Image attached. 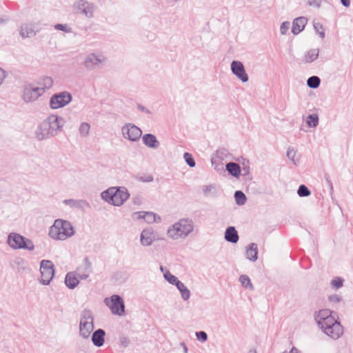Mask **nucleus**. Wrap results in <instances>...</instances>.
Returning <instances> with one entry per match:
<instances>
[{
  "label": "nucleus",
  "instance_id": "25",
  "mask_svg": "<svg viewBox=\"0 0 353 353\" xmlns=\"http://www.w3.org/2000/svg\"><path fill=\"white\" fill-rule=\"evenodd\" d=\"M231 70L239 79L243 81V63L239 61H233L231 63Z\"/></svg>",
  "mask_w": 353,
  "mask_h": 353
},
{
  "label": "nucleus",
  "instance_id": "5",
  "mask_svg": "<svg viewBox=\"0 0 353 353\" xmlns=\"http://www.w3.org/2000/svg\"><path fill=\"white\" fill-rule=\"evenodd\" d=\"M194 230V222L190 219H181L168 230L170 238L177 240L185 239Z\"/></svg>",
  "mask_w": 353,
  "mask_h": 353
},
{
  "label": "nucleus",
  "instance_id": "26",
  "mask_svg": "<svg viewBox=\"0 0 353 353\" xmlns=\"http://www.w3.org/2000/svg\"><path fill=\"white\" fill-rule=\"evenodd\" d=\"M306 125L310 128H315L319 123V117L317 113L309 114L305 119Z\"/></svg>",
  "mask_w": 353,
  "mask_h": 353
},
{
  "label": "nucleus",
  "instance_id": "28",
  "mask_svg": "<svg viewBox=\"0 0 353 353\" xmlns=\"http://www.w3.org/2000/svg\"><path fill=\"white\" fill-rule=\"evenodd\" d=\"M176 287L180 292L181 298L184 301H187L190 299V291L188 289V288L183 283H182L181 281L180 283H178Z\"/></svg>",
  "mask_w": 353,
  "mask_h": 353
},
{
  "label": "nucleus",
  "instance_id": "4",
  "mask_svg": "<svg viewBox=\"0 0 353 353\" xmlns=\"http://www.w3.org/2000/svg\"><path fill=\"white\" fill-rule=\"evenodd\" d=\"M74 230L70 222L63 219H57L50 227L49 235L51 238L63 241L73 236Z\"/></svg>",
  "mask_w": 353,
  "mask_h": 353
},
{
  "label": "nucleus",
  "instance_id": "12",
  "mask_svg": "<svg viewBox=\"0 0 353 353\" xmlns=\"http://www.w3.org/2000/svg\"><path fill=\"white\" fill-rule=\"evenodd\" d=\"M123 137L131 141H137L141 137L142 131L132 123H127L121 128Z\"/></svg>",
  "mask_w": 353,
  "mask_h": 353
},
{
  "label": "nucleus",
  "instance_id": "59",
  "mask_svg": "<svg viewBox=\"0 0 353 353\" xmlns=\"http://www.w3.org/2000/svg\"><path fill=\"white\" fill-rule=\"evenodd\" d=\"M180 345L183 347V352L184 353H188V348L187 345H185V343L184 342H181L180 343Z\"/></svg>",
  "mask_w": 353,
  "mask_h": 353
},
{
  "label": "nucleus",
  "instance_id": "63",
  "mask_svg": "<svg viewBox=\"0 0 353 353\" xmlns=\"http://www.w3.org/2000/svg\"><path fill=\"white\" fill-rule=\"evenodd\" d=\"M325 182H327V180H331L327 174H325Z\"/></svg>",
  "mask_w": 353,
  "mask_h": 353
},
{
  "label": "nucleus",
  "instance_id": "53",
  "mask_svg": "<svg viewBox=\"0 0 353 353\" xmlns=\"http://www.w3.org/2000/svg\"><path fill=\"white\" fill-rule=\"evenodd\" d=\"M325 184L329 188V189H330V194L331 196H332V194L334 192V188H333V184H332V181L331 180H327V182H325ZM332 199H333V197H332Z\"/></svg>",
  "mask_w": 353,
  "mask_h": 353
},
{
  "label": "nucleus",
  "instance_id": "24",
  "mask_svg": "<svg viewBox=\"0 0 353 353\" xmlns=\"http://www.w3.org/2000/svg\"><path fill=\"white\" fill-rule=\"evenodd\" d=\"M78 279L79 278L77 275H76V273L72 272H68L65 278V283L68 288L74 289L78 285L79 283Z\"/></svg>",
  "mask_w": 353,
  "mask_h": 353
},
{
  "label": "nucleus",
  "instance_id": "60",
  "mask_svg": "<svg viewBox=\"0 0 353 353\" xmlns=\"http://www.w3.org/2000/svg\"><path fill=\"white\" fill-rule=\"evenodd\" d=\"M249 77L248 74L246 73L245 70L244 69V83L248 81Z\"/></svg>",
  "mask_w": 353,
  "mask_h": 353
},
{
  "label": "nucleus",
  "instance_id": "42",
  "mask_svg": "<svg viewBox=\"0 0 353 353\" xmlns=\"http://www.w3.org/2000/svg\"><path fill=\"white\" fill-rule=\"evenodd\" d=\"M54 29L58 30H61V31H63L67 33L72 32V28H70L66 24H61V23L56 24L54 26Z\"/></svg>",
  "mask_w": 353,
  "mask_h": 353
},
{
  "label": "nucleus",
  "instance_id": "8",
  "mask_svg": "<svg viewBox=\"0 0 353 353\" xmlns=\"http://www.w3.org/2000/svg\"><path fill=\"white\" fill-rule=\"evenodd\" d=\"M104 303L114 315L123 316L125 314V304L122 297L118 294L112 295L104 299Z\"/></svg>",
  "mask_w": 353,
  "mask_h": 353
},
{
  "label": "nucleus",
  "instance_id": "18",
  "mask_svg": "<svg viewBox=\"0 0 353 353\" xmlns=\"http://www.w3.org/2000/svg\"><path fill=\"white\" fill-rule=\"evenodd\" d=\"M245 255L247 259L255 262L259 258L258 245L256 243H250L245 247Z\"/></svg>",
  "mask_w": 353,
  "mask_h": 353
},
{
  "label": "nucleus",
  "instance_id": "2",
  "mask_svg": "<svg viewBox=\"0 0 353 353\" xmlns=\"http://www.w3.org/2000/svg\"><path fill=\"white\" fill-rule=\"evenodd\" d=\"M63 126V118L51 114L39 124L34 132L35 137L39 141L50 139L55 137Z\"/></svg>",
  "mask_w": 353,
  "mask_h": 353
},
{
  "label": "nucleus",
  "instance_id": "16",
  "mask_svg": "<svg viewBox=\"0 0 353 353\" xmlns=\"http://www.w3.org/2000/svg\"><path fill=\"white\" fill-rule=\"evenodd\" d=\"M308 19L306 17H298L292 21L291 32L294 35L300 34L307 25Z\"/></svg>",
  "mask_w": 353,
  "mask_h": 353
},
{
  "label": "nucleus",
  "instance_id": "51",
  "mask_svg": "<svg viewBox=\"0 0 353 353\" xmlns=\"http://www.w3.org/2000/svg\"><path fill=\"white\" fill-rule=\"evenodd\" d=\"M132 219H134V220H139V219H144L145 212H134L132 214Z\"/></svg>",
  "mask_w": 353,
  "mask_h": 353
},
{
  "label": "nucleus",
  "instance_id": "15",
  "mask_svg": "<svg viewBox=\"0 0 353 353\" xmlns=\"http://www.w3.org/2000/svg\"><path fill=\"white\" fill-rule=\"evenodd\" d=\"M75 8L81 14L88 18L93 17L94 5L85 0H79L74 4Z\"/></svg>",
  "mask_w": 353,
  "mask_h": 353
},
{
  "label": "nucleus",
  "instance_id": "62",
  "mask_svg": "<svg viewBox=\"0 0 353 353\" xmlns=\"http://www.w3.org/2000/svg\"><path fill=\"white\" fill-rule=\"evenodd\" d=\"M243 274L240 275L239 277V282L241 283V285H243Z\"/></svg>",
  "mask_w": 353,
  "mask_h": 353
},
{
  "label": "nucleus",
  "instance_id": "52",
  "mask_svg": "<svg viewBox=\"0 0 353 353\" xmlns=\"http://www.w3.org/2000/svg\"><path fill=\"white\" fill-rule=\"evenodd\" d=\"M322 0H310L307 1V4L310 6H315L316 8H320L321 5Z\"/></svg>",
  "mask_w": 353,
  "mask_h": 353
},
{
  "label": "nucleus",
  "instance_id": "27",
  "mask_svg": "<svg viewBox=\"0 0 353 353\" xmlns=\"http://www.w3.org/2000/svg\"><path fill=\"white\" fill-rule=\"evenodd\" d=\"M226 170L233 176H239L241 174V168L236 163L230 162L226 164Z\"/></svg>",
  "mask_w": 353,
  "mask_h": 353
},
{
  "label": "nucleus",
  "instance_id": "9",
  "mask_svg": "<svg viewBox=\"0 0 353 353\" xmlns=\"http://www.w3.org/2000/svg\"><path fill=\"white\" fill-rule=\"evenodd\" d=\"M41 279L43 285H48L54 274V265L51 261L42 260L40 263Z\"/></svg>",
  "mask_w": 353,
  "mask_h": 353
},
{
  "label": "nucleus",
  "instance_id": "45",
  "mask_svg": "<svg viewBox=\"0 0 353 353\" xmlns=\"http://www.w3.org/2000/svg\"><path fill=\"white\" fill-rule=\"evenodd\" d=\"M244 288L249 289L251 291L254 290V286L252 283L251 279L246 274H244Z\"/></svg>",
  "mask_w": 353,
  "mask_h": 353
},
{
  "label": "nucleus",
  "instance_id": "64",
  "mask_svg": "<svg viewBox=\"0 0 353 353\" xmlns=\"http://www.w3.org/2000/svg\"><path fill=\"white\" fill-rule=\"evenodd\" d=\"M248 199H247V196L246 195L244 194V204L246 203Z\"/></svg>",
  "mask_w": 353,
  "mask_h": 353
},
{
  "label": "nucleus",
  "instance_id": "50",
  "mask_svg": "<svg viewBox=\"0 0 353 353\" xmlns=\"http://www.w3.org/2000/svg\"><path fill=\"white\" fill-rule=\"evenodd\" d=\"M120 345L123 347H127L130 344V339L128 336H121L119 337Z\"/></svg>",
  "mask_w": 353,
  "mask_h": 353
},
{
  "label": "nucleus",
  "instance_id": "23",
  "mask_svg": "<svg viewBox=\"0 0 353 353\" xmlns=\"http://www.w3.org/2000/svg\"><path fill=\"white\" fill-rule=\"evenodd\" d=\"M143 143L148 148L157 149L159 148L160 143L156 137L152 134H146L142 137Z\"/></svg>",
  "mask_w": 353,
  "mask_h": 353
},
{
  "label": "nucleus",
  "instance_id": "43",
  "mask_svg": "<svg viewBox=\"0 0 353 353\" xmlns=\"http://www.w3.org/2000/svg\"><path fill=\"white\" fill-rule=\"evenodd\" d=\"M290 23L289 21H285L281 23L280 26V32L282 35H285L287 34L289 28H290Z\"/></svg>",
  "mask_w": 353,
  "mask_h": 353
},
{
  "label": "nucleus",
  "instance_id": "19",
  "mask_svg": "<svg viewBox=\"0 0 353 353\" xmlns=\"http://www.w3.org/2000/svg\"><path fill=\"white\" fill-rule=\"evenodd\" d=\"M155 236L152 229H144L140 235L141 244L143 246H150L155 241Z\"/></svg>",
  "mask_w": 353,
  "mask_h": 353
},
{
  "label": "nucleus",
  "instance_id": "14",
  "mask_svg": "<svg viewBox=\"0 0 353 353\" xmlns=\"http://www.w3.org/2000/svg\"><path fill=\"white\" fill-rule=\"evenodd\" d=\"M104 61L105 58L103 55L91 53L85 57L83 65L87 70H92L98 68Z\"/></svg>",
  "mask_w": 353,
  "mask_h": 353
},
{
  "label": "nucleus",
  "instance_id": "36",
  "mask_svg": "<svg viewBox=\"0 0 353 353\" xmlns=\"http://www.w3.org/2000/svg\"><path fill=\"white\" fill-rule=\"evenodd\" d=\"M313 26L316 33L319 35V37L321 39H324L325 37V31L323 24L319 22H314Z\"/></svg>",
  "mask_w": 353,
  "mask_h": 353
},
{
  "label": "nucleus",
  "instance_id": "3",
  "mask_svg": "<svg viewBox=\"0 0 353 353\" xmlns=\"http://www.w3.org/2000/svg\"><path fill=\"white\" fill-rule=\"evenodd\" d=\"M101 196L105 202L114 205L121 206L130 197V193L125 187H111L103 191Z\"/></svg>",
  "mask_w": 353,
  "mask_h": 353
},
{
  "label": "nucleus",
  "instance_id": "31",
  "mask_svg": "<svg viewBox=\"0 0 353 353\" xmlns=\"http://www.w3.org/2000/svg\"><path fill=\"white\" fill-rule=\"evenodd\" d=\"M39 88H43V92L50 89L53 85V80L50 77H44L39 83Z\"/></svg>",
  "mask_w": 353,
  "mask_h": 353
},
{
  "label": "nucleus",
  "instance_id": "35",
  "mask_svg": "<svg viewBox=\"0 0 353 353\" xmlns=\"http://www.w3.org/2000/svg\"><path fill=\"white\" fill-rule=\"evenodd\" d=\"M15 264L17 266V268L19 270H22L23 271L25 270H29V265L27 261L23 258H17L15 259Z\"/></svg>",
  "mask_w": 353,
  "mask_h": 353
},
{
  "label": "nucleus",
  "instance_id": "33",
  "mask_svg": "<svg viewBox=\"0 0 353 353\" xmlns=\"http://www.w3.org/2000/svg\"><path fill=\"white\" fill-rule=\"evenodd\" d=\"M312 194L311 190L305 184H301L297 189V194L299 197H307Z\"/></svg>",
  "mask_w": 353,
  "mask_h": 353
},
{
  "label": "nucleus",
  "instance_id": "32",
  "mask_svg": "<svg viewBox=\"0 0 353 353\" xmlns=\"http://www.w3.org/2000/svg\"><path fill=\"white\" fill-rule=\"evenodd\" d=\"M345 279L341 276H334L330 282V286L333 290H337L343 286Z\"/></svg>",
  "mask_w": 353,
  "mask_h": 353
},
{
  "label": "nucleus",
  "instance_id": "55",
  "mask_svg": "<svg viewBox=\"0 0 353 353\" xmlns=\"http://www.w3.org/2000/svg\"><path fill=\"white\" fill-rule=\"evenodd\" d=\"M141 181L143 182H151L154 180V178L152 175H148L144 177H141Z\"/></svg>",
  "mask_w": 353,
  "mask_h": 353
},
{
  "label": "nucleus",
  "instance_id": "54",
  "mask_svg": "<svg viewBox=\"0 0 353 353\" xmlns=\"http://www.w3.org/2000/svg\"><path fill=\"white\" fill-rule=\"evenodd\" d=\"M137 108L141 111V112H143L148 114H151V112L150 110H148L147 108L144 107L143 105H141V104H138L137 105Z\"/></svg>",
  "mask_w": 353,
  "mask_h": 353
},
{
  "label": "nucleus",
  "instance_id": "34",
  "mask_svg": "<svg viewBox=\"0 0 353 353\" xmlns=\"http://www.w3.org/2000/svg\"><path fill=\"white\" fill-rule=\"evenodd\" d=\"M144 220L148 223H152L161 221L160 216H157L155 213L151 212H145Z\"/></svg>",
  "mask_w": 353,
  "mask_h": 353
},
{
  "label": "nucleus",
  "instance_id": "22",
  "mask_svg": "<svg viewBox=\"0 0 353 353\" xmlns=\"http://www.w3.org/2000/svg\"><path fill=\"white\" fill-rule=\"evenodd\" d=\"M224 238L226 241L231 243H237L239 239L238 232L235 228L233 226H229L226 228Z\"/></svg>",
  "mask_w": 353,
  "mask_h": 353
},
{
  "label": "nucleus",
  "instance_id": "44",
  "mask_svg": "<svg viewBox=\"0 0 353 353\" xmlns=\"http://www.w3.org/2000/svg\"><path fill=\"white\" fill-rule=\"evenodd\" d=\"M295 151L292 148V147H289L287 150V152H286V156L287 157L291 160L294 165H296V163L294 160V157H295Z\"/></svg>",
  "mask_w": 353,
  "mask_h": 353
},
{
  "label": "nucleus",
  "instance_id": "11",
  "mask_svg": "<svg viewBox=\"0 0 353 353\" xmlns=\"http://www.w3.org/2000/svg\"><path fill=\"white\" fill-rule=\"evenodd\" d=\"M43 94V88H39L38 86L28 84L24 86L22 97L25 102L29 103L36 101Z\"/></svg>",
  "mask_w": 353,
  "mask_h": 353
},
{
  "label": "nucleus",
  "instance_id": "46",
  "mask_svg": "<svg viewBox=\"0 0 353 353\" xmlns=\"http://www.w3.org/2000/svg\"><path fill=\"white\" fill-rule=\"evenodd\" d=\"M195 335L196 339L201 342H205L208 340V334L204 331L196 332Z\"/></svg>",
  "mask_w": 353,
  "mask_h": 353
},
{
  "label": "nucleus",
  "instance_id": "21",
  "mask_svg": "<svg viewBox=\"0 0 353 353\" xmlns=\"http://www.w3.org/2000/svg\"><path fill=\"white\" fill-rule=\"evenodd\" d=\"M91 272V263L88 259H85V265L79 266L77 270V275L80 279H86Z\"/></svg>",
  "mask_w": 353,
  "mask_h": 353
},
{
  "label": "nucleus",
  "instance_id": "30",
  "mask_svg": "<svg viewBox=\"0 0 353 353\" xmlns=\"http://www.w3.org/2000/svg\"><path fill=\"white\" fill-rule=\"evenodd\" d=\"M321 79L318 76L313 75L307 79V85L311 89H316L320 86Z\"/></svg>",
  "mask_w": 353,
  "mask_h": 353
},
{
  "label": "nucleus",
  "instance_id": "7",
  "mask_svg": "<svg viewBox=\"0 0 353 353\" xmlns=\"http://www.w3.org/2000/svg\"><path fill=\"white\" fill-rule=\"evenodd\" d=\"M7 243L13 250H26L33 251L34 244L33 241L17 232H11L8 234Z\"/></svg>",
  "mask_w": 353,
  "mask_h": 353
},
{
  "label": "nucleus",
  "instance_id": "56",
  "mask_svg": "<svg viewBox=\"0 0 353 353\" xmlns=\"http://www.w3.org/2000/svg\"><path fill=\"white\" fill-rule=\"evenodd\" d=\"M6 78V72L0 68V85L2 84L4 79Z\"/></svg>",
  "mask_w": 353,
  "mask_h": 353
},
{
  "label": "nucleus",
  "instance_id": "29",
  "mask_svg": "<svg viewBox=\"0 0 353 353\" xmlns=\"http://www.w3.org/2000/svg\"><path fill=\"white\" fill-rule=\"evenodd\" d=\"M319 49H311L308 50L305 54V61L306 63H312L317 59L319 57Z\"/></svg>",
  "mask_w": 353,
  "mask_h": 353
},
{
  "label": "nucleus",
  "instance_id": "1",
  "mask_svg": "<svg viewBox=\"0 0 353 353\" xmlns=\"http://www.w3.org/2000/svg\"><path fill=\"white\" fill-rule=\"evenodd\" d=\"M336 312L330 309H321L315 312L314 320L319 329L334 340L339 339L343 334V327L339 319H335Z\"/></svg>",
  "mask_w": 353,
  "mask_h": 353
},
{
  "label": "nucleus",
  "instance_id": "17",
  "mask_svg": "<svg viewBox=\"0 0 353 353\" xmlns=\"http://www.w3.org/2000/svg\"><path fill=\"white\" fill-rule=\"evenodd\" d=\"M63 203L72 208H77L83 212L90 208L89 203L84 199H65Z\"/></svg>",
  "mask_w": 353,
  "mask_h": 353
},
{
  "label": "nucleus",
  "instance_id": "47",
  "mask_svg": "<svg viewBox=\"0 0 353 353\" xmlns=\"http://www.w3.org/2000/svg\"><path fill=\"white\" fill-rule=\"evenodd\" d=\"M328 300L331 303H341L343 301V298L341 296L334 294L330 295L328 296Z\"/></svg>",
  "mask_w": 353,
  "mask_h": 353
},
{
  "label": "nucleus",
  "instance_id": "6",
  "mask_svg": "<svg viewBox=\"0 0 353 353\" xmlns=\"http://www.w3.org/2000/svg\"><path fill=\"white\" fill-rule=\"evenodd\" d=\"M94 329V315L88 309H84L80 315L79 336L83 339H88Z\"/></svg>",
  "mask_w": 353,
  "mask_h": 353
},
{
  "label": "nucleus",
  "instance_id": "37",
  "mask_svg": "<svg viewBox=\"0 0 353 353\" xmlns=\"http://www.w3.org/2000/svg\"><path fill=\"white\" fill-rule=\"evenodd\" d=\"M301 268L305 270H308L312 267V261L309 256H303L299 261Z\"/></svg>",
  "mask_w": 353,
  "mask_h": 353
},
{
  "label": "nucleus",
  "instance_id": "38",
  "mask_svg": "<svg viewBox=\"0 0 353 353\" xmlns=\"http://www.w3.org/2000/svg\"><path fill=\"white\" fill-rule=\"evenodd\" d=\"M90 125L87 122L82 123L79 128V131L81 137H87L89 134Z\"/></svg>",
  "mask_w": 353,
  "mask_h": 353
},
{
  "label": "nucleus",
  "instance_id": "57",
  "mask_svg": "<svg viewBox=\"0 0 353 353\" xmlns=\"http://www.w3.org/2000/svg\"><path fill=\"white\" fill-rule=\"evenodd\" d=\"M341 3L345 8H348L350 6V0H340Z\"/></svg>",
  "mask_w": 353,
  "mask_h": 353
},
{
  "label": "nucleus",
  "instance_id": "41",
  "mask_svg": "<svg viewBox=\"0 0 353 353\" xmlns=\"http://www.w3.org/2000/svg\"><path fill=\"white\" fill-rule=\"evenodd\" d=\"M183 158L186 162V163L191 168H194L196 165L195 161L192 157V155L188 152H185L183 154Z\"/></svg>",
  "mask_w": 353,
  "mask_h": 353
},
{
  "label": "nucleus",
  "instance_id": "58",
  "mask_svg": "<svg viewBox=\"0 0 353 353\" xmlns=\"http://www.w3.org/2000/svg\"><path fill=\"white\" fill-rule=\"evenodd\" d=\"M289 353H301V352L298 348H296V347L293 346L290 349Z\"/></svg>",
  "mask_w": 353,
  "mask_h": 353
},
{
  "label": "nucleus",
  "instance_id": "61",
  "mask_svg": "<svg viewBox=\"0 0 353 353\" xmlns=\"http://www.w3.org/2000/svg\"><path fill=\"white\" fill-rule=\"evenodd\" d=\"M247 353H256V350L255 348H251Z\"/></svg>",
  "mask_w": 353,
  "mask_h": 353
},
{
  "label": "nucleus",
  "instance_id": "40",
  "mask_svg": "<svg viewBox=\"0 0 353 353\" xmlns=\"http://www.w3.org/2000/svg\"><path fill=\"white\" fill-rule=\"evenodd\" d=\"M164 278L165 279L166 281H168L170 283L172 284V285H177L178 283H180L181 281L178 279V278L176 276H175L174 275L172 274L171 273H170L169 272H167L166 273L164 274Z\"/></svg>",
  "mask_w": 353,
  "mask_h": 353
},
{
  "label": "nucleus",
  "instance_id": "10",
  "mask_svg": "<svg viewBox=\"0 0 353 353\" xmlns=\"http://www.w3.org/2000/svg\"><path fill=\"white\" fill-rule=\"evenodd\" d=\"M72 94L66 91L53 94L50 100V105L52 109L63 108L71 102Z\"/></svg>",
  "mask_w": 353,
  "mask_h": 353
},
{
  "label": "nucleus",
  "instance_id": "20",
  "mask_svg": "<svg viewBox=\"0 0 353 353\" xmlns=\"http://www.w3.org/2000/svg\"><path fill=\"white\" fill-rule=\"evenodd\" d=\"M105 332L103 329L96 330L92 335L91 340L92 343L98 347L103 346L105 343Z\"/></svg>",
  "mask_w": 353,
  "mask_h": 353
},
{
  "label": "nucleus",
  "instance_id": "48",
  "mask_svg": "<svg viewBox=\"0 0 353 353\" xmlns=\"http://www.w3.org/2000/svg\"><path fill=\"white\" fill-rule=\"evenodd\" d=\"M236 202L238 205H243V191L237 190L234 193Z\"/></svg>",
  "mask_w": 353,
  "mask_h": 353
},
{
  "label": "nucleus",
  "instance_id": "39",
  "mask_svg": "<svg viewBox=\"0 0 353 353\" xmlns=\"http://www.w3.org/2000/svg\"><path fill=\"white\" fill-rule=\"evenodd\" d=\"M248 179H252V176H250V161L244 158V180Z\"/></svg>",
  "mask_w": 353,
  "mask_h": 353
},
{
  "label": "nucleus",
  "instance_id": "13",
  "mask_svg": "<svg viewBox=\"0 0 353 353\" xmlns=\"http://www.w3.org/2000/svg\"><path fill=\"white\" fill-rule=\"evenodd\" d=\"M40 31L38 23L29 22L21 24L19 34L23 39L32 37Z\"/></svg>",
  "mask_w": 353,
  "mask_h": 353
},
{
  "label": "nucleus",
  "instance_id": "49",
  "mask_svg": "<svg viewBox=\"0 0 353 353\" xmlns=\"http://www.w3.org/2000/svg\"><path fill=\"white\" fill-rule=\"evenodd\" d=\"M215 188L212 185H205L203 188V194L206 196H208L211 194L212 192L214 190Z\"/></svg>",
  "mask_w": 353,
  "mask_h": 353
}]
</instances>
